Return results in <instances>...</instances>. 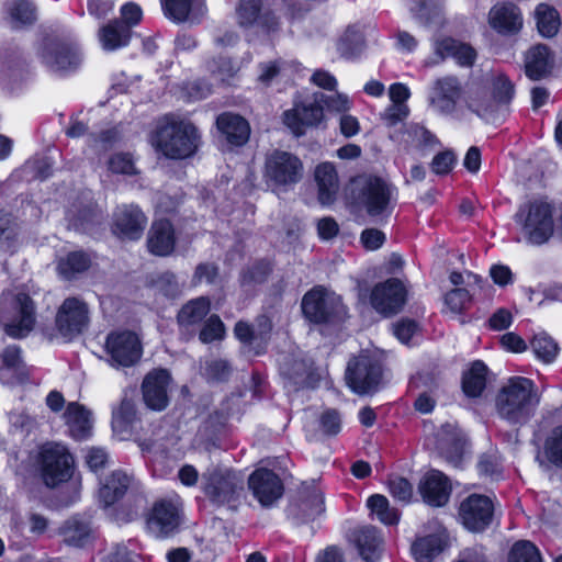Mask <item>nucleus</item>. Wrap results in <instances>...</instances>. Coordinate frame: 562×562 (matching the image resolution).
<instances>
[{
  "label": "nucleus",
  "mask_w": 562,
  "mask_h": 562,
  "mask_svg": "<svg viewBox=\"0 0 562 562\" xmlns=\"http://www.w3.org/2000/svg\"><path fill=\"white\" fill-rule=\"evenodd\" d=\"M201 143L196 126L173 115L164 116L157 124L151 145L169 159H186L193 156Z\"/></svg>",
  "instance_id": "nucleus-1"
},
{
  "label": "nucleus",
  "mask_w": 562,
  "mask_h": 562,
  "mask_svg": "<svg viewBox=\"0 0 562 562\" xmlns=\"http://www.w3.org/2000/svg\"><path fill=\"white\" fill-rule=\"evenodd\" d=\"M541 395L535 383L524 376L508 379L496 395L498 415L513 424H524L533 415Z\"/></svg>",
  "instance_id": "nucleus-2"
},
{
  "label": "nucleus",
  "mask_w": 562,
  "mask_h": 562,
  "mask_svg": "<svg viewBox=\"0 0 562 562\" xmlns=\"http://www.w3.org/2000/svg\"><path fill=\"white\" fill-rule=\"evenodd\" d=\"M393 188L383 179L359 176L351 182L353 202L362 206L370 216L389 214Z\"/></svg>",
  "instance_id": "nucleus-3"
},
{
  "label": "nucleus",
  "mask_w": 562,
  "mask_h": 562,
  "mask_svg": "<svg viewBox=\"0 0 562 562\" xmlns=\"http://www.w3.org/2000/svg\"><path fill=\"white\" fill-rule=\"evenodd\" d=\"M34 304L25 293L5 295L0 302V325L13 338L25 337L34 327Z\"/></svg>",
  "instance_id": "nucleus-4"
},
{
  "label": "nucleus",
  "mask_w": 562,
  "mask_h": 562,
  "mask_svg": "<svg viewBox=\"0 0 562 562\" xmlns=\"http://www.w3.org/2000/svg\"><path fill=\"white\" fill-rule=\"evenodd\" d=\"M202 490L214 504H233L244 492V479L228 468H210L202 474Z\"/></svg>",
  "instance_id": "nucleus-5"
},
{
  "label": "nucleus",
  "mask_w": 562,
  "mask_h": 562,
  "mask_svg": "<svg viewBox=\"0 0 562 562\" xmlns=\"http://www.w3.org/2000/svg\"><path fill=\"white\" fill-rule=\"evenodd\" d=\"M41 467L47 486L56 487L71 480V485L79 492L81 482L79 477H74V459L65 446L54 442L44 445L41 449Z\"/></svg>",
  "instance_id": "nucleus-6"
},
{
  "label": "nucleus",
  "mask_w": 562,
  "mask_h": 562,
  "mask_svg": "<svg viewBox=\"0 0 562 562\" xmlns=\"http://www.w3.org/2000/svg\"><path fill=\"white\" fill-rule=\"evenodd\" d=\"M525 238L532 245H542L553 234L552 206L544 201L521 205L515 215Z\"/></svg>",
  "instance_id": "nucleus-7"
},
{
  "label": "nucleus",
  "mask_w": 562,
  "mask_h": 562,
  "mask_svg": "<svg viewBox=\"0 0 562 562\" xmlns=\"http://www.w3.org/2000/svg\"><path fill=\"white\" fill-rule=\"evenodd\" d=\"M463 99L464 89L459 78L456 76H443L432 82L428 103L431 110L439 115L467 121V112L460 108Z\"/></svg>",
  "instance_id": "nucleus-8"
},
{
  "label": "nucleus",
  "mask_w": 562,
  "mask_h": 562,
  "mask_svg": "<svg viewBox=\"0 0 562 562\" xmlns=\"http://www.w3.org/2000/svg\"><path fill=\"white\" fill-rule=\"evenodd\" d=\"M304 165L294 154L276 149L266 156L263 177L272 187H291L300 182Z\"/></svg>",
  "instance_id": "nucleus-9"
},
{
  "label": "nucleus",
  "mask_w": 562,
  "mask_h": 562,
  "mask_svg": "<svg viewBox=\"0 0 562 562\" xmlns=\"http://www.w3.org/2000/svg\"><path fill=\"white\" fill-rule=\"evenodd\" d=\"M302 311L307 319L316 324L340 321L347 314L341 297L321 286L304 295Z\"/></svg>",
  "instance_id": "nucleus-10"
},
{
  "label": "nucleus",
  "mask_w": 562,
  "mask_h": 562,
  "mask_svg": "<svg viewBox=\"0 0 562 562\" xmlns=\"http://www.w3.org/2000/svg\"><path fill=\"white\" fill-rule=\"evenodd\" d=\"M105 352L112 367H132L142 357L143 347L138 336L131 330L111 331L105 339Z\"/></svg>",
  "instance_id": "nucleus-11"
},
{
  "label": "nucleus",
  "mask_w": 562,
  "mask_h": 562,
  "mask_svg": "<svg viewBox=\"0 0 562 562\" xmlns=\"http://www.w3.org/2000/svg\"><path fill=\"white\" fill-rule=\"evenodd\" d=\"M382 371L378 360L368 353H360L349 361L346 370V381L357 394L374 391L381 380Z\"/></svg>",
  "instance_id": "nucleus-12"
},
{
  "label": "nucleus",
  "mask_w": 562,
  "mask_h": 562,
  "mask_svg": "<svg viewBox=\"0 0 562 562\" xmlns=\"http://www.w3.org/2000/svg\"><path fill=\"white\" fill-rule=\"evenodd\" d=\"M89 323L88 305L78 297H68L56 314V329L67 340L80 335Z\"/></svg>",
  "instance_id": "nucleus-13"
},
{
  "label": "nucleus",
  "mask_w": 562,
  "mask_h": 562,
  "mask_svg": "<svg viewBox=\"0 0 562 562\" xmlns=\"http://www.w3.org/2000/svg\"><path fill=\"white\" fill-rule=\"evenodd\" d=\"M43 63L55 72H67L77 69L82 56L72 42L49 40L42 52Z\"/></svg>",
  "instance_id": "nucleus-14"
},
{
  "label": "nucleus",
  "mask_w": 562,
  "mask_h": 562,
  "mask_svg": "<svg viewBox=\"0 0 562 562\" xmlns=\"http://www.w3.org/2000/svg\"><path fill=\"white\" fill-rule=\"evenodd\" d=\"M494 504L488 496L472 494L463 499L459 507L462 525L470 531H483L492 522Z\"/></svg>",
  "instance_id": "nucleus-15"
},
{
  "label": "nucleus",
  "mask_w": 562,
  "mask_h": 562,
  "mask_svg": "<svg viewBox=\"0 0 562 562\" xmlns=\"http://www.w3.org/2000/svg\"><path fill=\"white\" fill-rule=\"evenodd\" d=\"M248 487L263 507L272 506L284 492L283 482L279 475L266 468L257 469L249 475Z\"/></svg>",
  "instance_id": "nucleus-16"
},
{
  "label": "nucleus",
  "mask_w": 562,
  "mask_h": 562,
  "mask_svg": "<svg viewBox=\"0 0 562 562\" xmlns=\"http://www.w3.org/2000/svg\"><path fill=\"white\" fill-rule=\"evenodd\" d=\"M406 302V289L401 280L389 279L376 284L371 292V304L383 315H392L401 311Z\"/></svg>",
  "instance_id": "nucleus-17"
},
{
  "label": "nucleus",
  "mask_w": 562,
  "mask_h": 562,
  "mask_svg": "<svg viewBox=\"0 0 562 562\" xmlns=\"http://www.w3.org/2000/svg\"><path fill=\"white\" fill-rule=\"evenodd\" d=\"M171 376L165 369H156L146 374L142 392L147 407L153 411H162L169 403L168 391Z\"/></svg>",
  "instance_id": "nucleus-18"
},
{
  "label": "nucleus",
  "mask_w": 562,
  "mask_h": 562,
  "mask_svg": "<svg viewBox=\"0 0 562 562\" xmlns=\"http://www.w3.org/2000/svg\"><path fill=\"white\" fill-rule=\"evenodd\" d=\"M179 509L171 502H156L146 520L148 531L157 538L168 537L179 526Z\"/></svg>",
  "instance_id": "nucleus-19"
},
{
  "label": "nucleus",
  "mask_w": 562,
  "mask_h": 562,
  "mask_svg": "<svg viewBox=\"0 0 562 562\" xmlns=\"http://www.w3.org/2000/svg\"><path fill=\"white\" fill-rule=\"evenodd\" d=\"M147 225V217L134 204L119 207L114 214L113 232L124 239H139Z\"/></svg>",
  "instance_id": "nucleus-20"
},
{
  "label": "nucleus",
  "mask_w": 562,
  "mask_h": 562,
  "mask_svg": "<svg viewBox=\"0 0 562 562\" xmlns=\"http://www.w3.org/2000/svg\"><path fill=\"white\" fill-rule=\"evenodd\" d=\"M323 106L315 101L297 104L283 114L284 124L296 135H303L305 127L317 125L323 120Z\"/></svg>",
  "instance_id": "nucleus-21"
},
{
  "label": "nucleus",
  "mask_w": 562,
  "mask_h": 562,
  "mask_svg": "<svg viewBox=\"0 0 562 562\" xmlns=\"http://www.w3.org/2000/svg\"><path fill=\"white\" fill-rule=\"evenodd\" d=\"M419 491L425 503L430 506L441 507L449 501L451 485L443 473L432 470L426 473L420 481Z\"/></svg>",
  "instance_id": "nucleus-22"
},
{
  "label": "nucleus",
  "mask_w": 562,
  "mask_h": 562,
  "mask_svg": "<svg viewBox=\"0 0 562 562\" xmlns=\"http://www.w3.org/2000/svg\"><path fill=\"white\" fill-rule=\"evenodd\" d=\"M147 247L150 254L159 257L171 255L176 247V234L167 220L155 221L148 232Z\"/></svg>",
  "instance_id": "nucleus-23"
},
{
  "label": "nucleus",
  "mask_w": 562,
  "mask_h": 562,
  "mask_svg": "<svg viewBox=\"0 0 562 562\" xmlns=\"http://www.w3.org/2000/svg\"><path fill=\"white\" fill-rule=\"evenodd\" d=\"M464 109L467 112V121L469 113L476 115L486 122H494L496 119L498 104L495 100L487 97L484 89L480 87L471 88L467 93L464 92Z\"/></svg>",
  "instance_id": "nucleus-24"
},
{
  "label": "nucleus",
  "mask_w": 562,
  "mask_h": 562,
  "mask_svg": "<svg viewBox=\"0 0 562 562\" xmlns=\"http://www.w3.org/2000/svg\"><path fill=\"white\" fill-rule=\"evenodd\" d=\"M216 125L226 140L233 146H243L249 139V123L238 114L223 113L217 117Z\"/></svg>",
  "instance_id": "nucleus-25"
},
{
  "label": "nucleus",
  "mask_w": 562,
  "mask_h": 562,
  "mask_svg": "<svg viewBox=\"0 0 562 562\" xmlns=\"http://www.w3.org/2000/svg\"><path fill=\"white\" fill-rule=\"evenodd\" d=\"M490 25L502 34L517 33L522 25L521 14L512 3L496 4L488 14Z\"/></svg>",
  "instance_id": "nucleus-26"
},
{
  "label": "nucleus",
  "mask_w": 562,
  "mask_h": 562,
  "mask_svg": "<svg viewBox=\"0 0 562 562\" xmlns=\"http://www.w3.org/2000/svg\"><path fill=\"white\" fill-rule=\"evenodd\" d=\"M315 181L318 188V201L323 205L331 204L339 190V179L331 162H322L315 168Z\"/></svg>",
  "instance_id": "nucleus-27"
},
{
  "label": "nucleus",
  "mask_w": 562,
  "mask_h": 562,
  "mask_svg": "<svg viewBox=\"0 0 562 562\" xmlns=\"http://www.w3.org/2000/svg\"><path fill=\"white\" fill-rule=\"evenodd\" d=\"M553 68V56L546 45L531 47L525 56V72L531 80H540Z\"/></svg>",
  "instance_id": "nucleus-28"
},
{
  "label": "nucleus",
  "mask_w": 562,
  "mask_h": 562,
  "mask_svg": "<svg viewBox=\"0 0 562 562\" xmlns=\"http://www.w3.org/2000/svg\"><path fill=\"white\" fill-rule=\"evenodd\" d=\"M165 14L175 22H199L205 12L202 0H162Z\"/></svg>",
  "instance_id": "nucleus-29"
},
{
  "label": "nucleus",
  "mask_w": 562,
  "mask_h": 562,
  "mask_svg": "<svg viewBox=\"0 0 562 562\" xmlns=\"http://www.w3.org/2000/svg\"><path fill=\"white\" fill-rule=\"evenodd\" d=\"M359 554L367 562H375L381 554L382 539L372 526L361 527L353 533Z\"/></svg>",
  "instance_id": "nucleus-30"
},
{
  "label": "nucleus",
  "mask_w": 562,
  "mask_h": 562,
  "mask_svg": "<svg viewBox=\"0 0 562 562\" xmlns=\"http://www.w3.org/2000/svg\"><path fill=\"white\" fill-rule=\"evenodd\" d=\"M280 370L296 387L313 386L315 382L313 363L303 358L284 359Z\"/></svg>",
  "instance_id": "nucleus-31"
},
{
  "label": "nucleus",
  "mask_w": 562,
  "mask_h": 562,
  "mask_svg": "<svg viewBox=\"0 0 562 562\" xmlns=\"http://www.w3.org/2000/svg\"><path fill=\"white\" fill-rule=\"evenodd\" d=\"M446 529L439 527L434 535L416 540L412 547L413 554L418 562H430L447 546Z\"/></svg>",
  "instance_id": "nucleus-32"
},
{
  "label": "nucleus",
  "mask_w": 562,
  "mask_h": 562,
  "mask_svg": "<svg viewBox=\"0 0 562 562\" xmlns=\"http://www.w3.org/2000/svg\"><path fill=\"white\" fill-rule=\"evenodd\" d=\"M131 483L130 476L115 470L101 483L99 499L104 506H110L123 497Z\"/></svg>",
  "instance_id": "nucleus-33"
},
{
  "label": "nucleus",
  "mask_w": 562,
  "mask_h": 562,
  "mask_svg": "<svg viewBox=\"0 0 562 562\" xmlns=\"http://www.w3.org/2000/svg\"><path fill=\"white\" fill-rule=\"evenodd\" d=\"M64 418L72 438L81 440L91 434L92 422L90 413L77 403H70L64 414Z\"/></svg>",
  "instance_id": "nucleus-34"
},
{
  "label": "nucleus",
  "mask_w": 562,
  "mask_h": 562,
  "mask_svg": "<svg viewBox=\"0 0 562 562\" xmlns=\"http://www.w3.org/2000/svg\"><path fill=\"white\" fill-rule=\"evenodd\" d=\"M131 34L128 26H124L119 20H113L100 27L98 38L104 50L112 52L126 46Z\"/></svg>",
  "instance_id": "nucleus-35"
},
{
  "label": "nucleus",
  "mask_w": 562,
  "mask_h": 562,
  "mask_svg": "<svg viewBox=\"0 0 562 562\" xmlns=\"http://www.w3.org/2000/svg\"><path fill=\"white\" fill-rule=\"evenodd\" d=\"M435 50L442 59L452 57L461 66H471L475 59V50L463 43H459L453 38H443L436 42Z\"/></svg>",
  "instance_id": "nucleus-36"
},
{
  "label": "nucleus",
  "mask_w": 562,
  "mask_h": 562,
  "mask_svg": "<svg viewBox=\"0 0 562 562\" xmlns=\"http://www.w3.org/2000/svg\"><path fill=\"white\" fill-rule=\"evenodd\" d=\"M391 137L404 143L408 148L422 151V154L437 144V138L428 130L418 124H411L405 127L401 135Z\"/></svg>",
  "instance_id": "nucleus-37"
},
{
  "label": "nucleus",
  "mask_w": 562,
  "mask_h": 562,
  "mask_svg": "<svg viewBox=\"0 0 562 562\" xmlns=\"http://www.w3.org/2000/svg\"><path fill=\"white\" fill-rule=\"evenodd\" d=\"M135 423L134 403L124 398L119 407L113 411L112 429L120 439L124 440L132 435Z\"/></svg>",
  "instance_id": "nucleus-38"
},
{
  "label": "nucleus",
  "mask_w": 562,
  "mask_h": 562,
  "mask_svg": "<svg viewBox=\"0 0 562 562\" xmlns=\"http://www.w3.org/2000/svg\"><path fill=\"white\" fill-rule=\"evenodd\" d=\"M485 81L491 89L493 99L498 105L507 104L514 98L515 87L505 74L493 70L486 75Z\"/></svg>",
  "instance_id": "nucleus-39"
},
{
  "label": "nucleus",
  "mask_w": 562,
  "mask_h": 562,
  "mask_svg": "<svg viewBox=\"0 0 562 562\" xmlns=\"http://www.w3.org/2000/svg\"><path fill=\"white\" fill-rule=\"evenodd\" d=\"M487 367L482 361H475L464 373L462 387L470 397H477L486 386Z\"/></svg>",
  "instance_id": "nucleus-40"
},
{
  "label": "nucleus",
  "mask_w": 562,
  "mask_h": 562,
  "mask_svg": "<svg viewBox=\"0 0 562 562\" xmlns=\"http://www.w3.org/2000/svg\"><path fill=\"white\" fill-rule=\"evenodd\" d=\"M211 303L207 297L201 296L189 301L179 311L177 319L181 326L188 327L200 323L210 312Z\"/></svg>",
  "instance_id": "nucleus-41"
},
{
  "label": "nucleus",
  "mask_w": 562,
  "mask_h": 562,
  "mask_svg": "<svg viewBox=\"0 0 562 562\" xmlns=\"http://www.w3.org/2000/svg\"><path fill=\"white\" fill-rule=\"evenodd\" d=\"M537 27L539 33L544 37L554 36L560 27V16L558 11L546 4L541 3L536 9Z\"/></svg>",
  "instance_id": "nucleus-42"
},
{
  "label": "nucleus",
  "mask_w": 562,
  "mask_h": 562,
  "mask_svg": "<svg viewBox=\"0 0 562 562\" xmlns=\"http://www.w3.org/2000/svg\"><path fill=\"white\" fill-rule=\"evenodd\" d=\"M61 533L66 543L82 547L89 541L91 529L88 522L78 518H71L65 522Z\"/></svg>",
  "instance_id": "nucleus-43"
},
{
  "label": "nucleus",
  "mask_w": 562,
  "mask_h": 562,
  "mask_svg": "<svg viewBox=\"0 0 562 562\" xmlns=\"http://www.w3.org/2000/svg\"><path fill=\"white\" fill-rule=\"evenodd\" d=\"M90 262L91 260L87 254L72 251L58 261L57 269L64 278L71 279L76 274L86 271L90 267Z\"/></svg>",
  "instance_id": "nucleus-44"
},
{
  "label": "nucleus",
  "mask_w": 562,
  "mask_h": 562,
  "mask_svg": "<svg viewBox=\"0 0 562 562\" xmlns=\"http://www.w3.org/2000/svg\"><path fill=\"white\" fill-rule=\"evenodd\" d=\"M368 507L378 519L385 525H394L400 520V514L396 508L390 506L389 499L381 494H374L367 501Z\"/></svg>",
  "instance_id": "nucleus-45"
},
{
  "label": "nucleus",
  "mask_w": 562,
  "mask_h": 562,
  "mask_svg": "<svg viewBox=\"0 0 562 562\" xmlns=\"http://www.w3.org/2000/svg\"><path fill=\"white\" fill-rule=\"evenodd\" d=\"M543 454L549 463L562 469V425L553 427L547 435Z\"/></svg>",
  "instance_id": "nucleus-46"
},
{
  "label": "nucleus",
  "mask_w": 562,
  "mask_h": 562,
  "mask_svg": "<svg viewBox=\"0 0 562 562\" xmlns=\"http://www.w3.org/2000/svg\"><path fill=\"white\" fill-rule=\"evenodd\" d=\"M13 27L31 24L36 19V10L30 0H13L9 7Z\"/></svg>",
  "instance_id": "nucleus-47"
},
{
  "label": "nucleus",
  "mask_w": 562,
  "mask_h": 562,
  "mask_svg": "<svg viewBox=\"0 0 562 562\" xmlns=\"http://www.w3.org/2000/svg\"><path fill=\"white\" fill-rule=\"evenodd\" d=\"M2 367L0 368V376L4 378L10 371L16 372L18 382H23L26 374L22 367L21 350L18 346H9L4 349L2 356Z\"/></svg>",
  "instance_id": "nucleus-48"
},
{
  "label": "nucleus",
  "mask_w": 562,
  "mask_h": 562,
  "mask_svg": "<svg viewBox=\"0 0 562 562\" xmlns=\"http://www.w3.org/2000/svg\"><path fill=\"white\" fill-rule=\"evenodd\" d=\"M239 69L240 66L237 63L225 56H218L207 61V70L222 82H228Z\"/></svg>",
  "instance_id": "nucleus-49"
},
{
  "label": "nucleus",
  "mask_w": 562,
  "mask_h": 562,
  "mask_svg": "<svg viewBox=\"0 0 562 562\" xmlns=\"http://www.w3.org/2000/svg\"><path fill=\"white\" fill-rule=\"evenodd\" d=\"M150 286L156 293L169 299H175L181 293V285L179 284L176 276L168 271L151 278Z\"/></svg>",
  "instance_id": "nucleus-50"
},
{
  "label": "nucleus",
  "mask_w": 562,
  "mask_h": 562,
  "mask_svg": "<svg viewBox=\"0 0 562 562\" xmlns=\"http://www.w3.org/2000/svg\"><path fill=\"white\" fill-rule=\"evenodd\" d=\"M108 170L114 175L134 176L138 172L134 158L128 153H115L106 162Z\"/></svg>",
  "instance_id": "nucleus-51"
},
{
  "label": "nucleus",
  "mask_w": 562,
  "mask_h": 562,
  "mask_svg": "<svg viewBox=\"0 0 562 562\" xmlns=\"http://www.w3.org/2000/svg\"><path fill=\"white\" fill-rule=\"evenodd\" d=\"M531 347L537 358L546 363L552 362L559 351L557 342L546 334L535 336Z\"/></svg>",
  "instance_id": "nucleus-52"
},
{
  "label": "nucleus",
  "mask_w": 562,
  "mask_h": 562,
  "mask_svg": "<svg viewBox=\"0 0 562 562\" xmlns=\"http://www.w3.org/2000/svg\"><path fill=\"white\" fill-rule=\"evenodd\" d=\"M509 562H542L537 547L530 541L516 542L510 551Z\"/></svg>",
  "instance_id": "nucleus-53"
},
{
  "label": "nucleus",
  "mask_w": 562,
  "mask_h": 562,
  "mask_svg": "<svg viewBox=\"0 0 562 562\" xmlns=\"http://www.w3.org/2000/svg\"><path fill=\"white\" fill-rule=\"evenodd\" d=\"M10 429L13 432H30L36 426V420L26 408L16 407L9 413Z\"/></svg>",
  "instance_id": "nucleus-54"
},
{
  "label": "nucleus",
  "mask_w": 562,
  "mask_h": 562,
  "mask_svg": "<svg viewBox=\"0 0 562 562\" xmlns=\"http://www.w3.org/2000/svg\"><path fill=\"white\" fill-rule=\"evenodd\" d=\"M300 510L302 512L304 520H312L322 515L325 512L323 493L319 491L312 492L308 497L301 503Z\"/></svg>",
  "instance_id": "nucleus-55"
},
{
  "label": "nucleus",
  "mask_w": 562,
  "mask_h": 562,
  "mask_svg": "<svg viewBox=\"0 0 562 562\" xmlns=\"http://www.w3.org/2000/svg\"><path fill=\"white\" fill-rule=\"evenodd\" d=\"M473 295L474 289L457 288L446 294L445 303L451 312L460 313L462 310L467 308Z\"/></svg>",
  "instance_id": "nucleus-56"
},
{
  "label": "nucleus",
  "mask_w": 562,
  "mask_h": 562,
  "mask_svg": "<svg viewBox=\"0 0 562 562\" xmlns=\"http://www.w3.org/2000/svg\"><path fill=\"white\" fill-rule=\"evenodd\" d=\"M225 333L224 324L217 315H212L206 321L199 338L202 342L209 344L217 339H222Z\"/></svg>",
  "instance_id": "nucleus-57"
},
{
  "label": "nucleus",
  "mask_w": 562,
  "mask_h": 562,
  "mask_svg": "<svg viewBox=\"0 0 562 562\" xmlns=\"http://www.w3.org/2000/svg\"><path fill=\"white\" fill-rule=\"evenodd\" d=\"M261 0H240L237 8V18L240 25L252 24L260 12Z\"/></svg>",
  "instance_id": "nucleus-58"
},
{
  "label": "nucleus",
  "mask_w": 562,
  "mask_h": 562,
  "mask_svg": "<svg viewBox=\"0 0 562 562\" xmlns=\"http://www.w3.org/2000/svg\"><path fill=\"white\" fill-rule=\"evenodd\" d=\"M363 41L360 34L347 32L338 44V50L341 56L350 58L359 54L362 49Z\"/></svg>",
  "instance_id": "nucleus-59"
},
{
  "label": "nucleus",
  "mask_w": 562,
  "mask_h": 562,
  "mask_svg": "<svg viewBox=\"0 0 562 562\" xmlns=\"http://www.w3.org/2000/svg\"><path fill=\"white\" fill-rule=\"evenodd\" d=\"M390 493L400 502L407 504L413 496V486L404 477H395L390 481Z\"/></svg>",
  "instance_id": "nucleus-60"
},
{
  "label": "nucleus",
  "mask_w": 562,
  "mask_h": 562,
  "mask_svg": "<svg viewBox=\"0 0 562 562\" xmlns=\"http://www.w3.org/2000/svg\"><path fill=\"white\" fill-rule=\"evenodd\" d=\"M319 423L322 431L327 436H336L341 429V418L335 409L324 412Z\"/></svg>",
  "instance_id": "nucleus-61"
},
{
  "label": "nucleus",
  "mask_w": 562,
  "mask_h": 562,
  "mask_svg": "<svg viewBox=\"0 0 562 562\" xmlns=\"http://www.w3.org/2000/svg\"><path fill=\"white\" fill-rule=\"evenodd\" d=\"M409 114L407 104H391L382 114V120L386 126L392 127L403 122Z\"/></svg>",
  "instance_id": "nucleus-62"
},
{
  "label": "nucleus",
  "mask_w": 562,
  "mask_h": 562,
  "mask_svg": "<svg viewBox=\"0 0 562 562\" xmlns=\"http://www.w3.org/2000/svg\"><path fill=\"white\" fill-rule=\"evenodd\" d=\"M456 162V157L452 151L446 150L437 154L430 164L431 171L436 175H446L448 173L453 164Z\"/></svg>",
  "instance_id": "nucleus-63"
},
{
  "label": "nucleus",
  "mask_w": 562,
  "mask_h": 562,
  "mask_svg": "<svg viewBox=\"0 0 562 562\" xmlns=\"http://www.w3.org/2000/svg\"><path fill=\"white\" fill-rule=\"evenodd\" d=\"M319 101L325 103L329 111L345 113L350 108L349 98L342 93H336L329 97L322 94Z\"/></svg>",
  "instance_id": "nucleus-64"
}]
</instances>
